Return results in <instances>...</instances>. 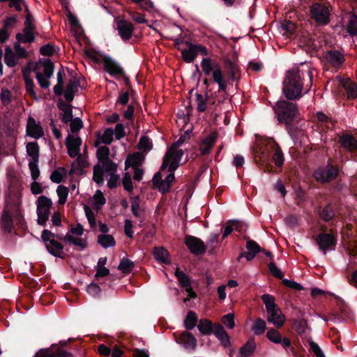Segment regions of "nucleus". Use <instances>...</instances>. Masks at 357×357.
<instances>
[{
    "mask_svg": "<svg viewBox=\"0 0 357 357\" xmlns=\"http://www.w3.org/2000/svg\"><path fill=\"white\" fill-rule=\"evenodd\" d=\"M225 68L227 70L228 75L229 74H241V70L239 66L232 61L231 60L227 59L225 61Z\"/></svg>",
    "mask_w": 357,
    "mask_h": 357,
    "instance_id": "nucleus-53",
    "label": "nucleus"
},
{
    "mask_svg": "<svg viewBox=\"0 0 357 357\" xmlns=\"http://www.w3.org/2000/svg\"><path fill=\"white\" fill-rule=\"evenodd\" d=\"M67 174V171L64 167H60L52 172L50 175V179L55 183H60L62 182L63 177Z\"/></svg>",
    "mask_w": 357,
    "mask_h": 357,
    "instance_id": "nucleus-42",
    "label": "nucleus"
},
{
    "mask_svg": "<svg viewBox=\"0 0 357 357\" xmlns=\"http://www.w3.org/2000/svg\"><path fill=\"white\" fill-rule=\"evenodd\" d=\"M246 248L248 252H241L237 260L240 261L241 259L243 257L246 258L247 261H250L255 259L256 255L262 251V248L261 246L254 240L248 238L246 242Z\"/></svg>",
    "mask_w": 357,
    "mask_h": 357,
    "instance_id": "nucleus-15",
    "label": "nucleus"
},
{
    "mask_svg": "<svg viewBox=\"0 0 357 357\" xmlns=\"http://www.w3.org/2000/svg\"><path fill=\"white\" fill-rule=\"evenodd\" d=\"M263 303L265 305L266 312H269L277 307H279L275 303V297L271 294H264L261 297Z\"/></svg>",
    "mask_w": 357,
    "mask_h": 357,
    "instance_id": "nucleus-39",
    "label": "nucleus"
},
{
    "mask_svg": "<svg viewBox=\"0 0 357 357\" xmlns=\"http://www.w3.org/2000/svg\"><path fill=\"white\" fill-rule=\"evenodd\" d=\"M344 87L347 93V96L349 98L355 99L357 98V84L349 82L344 84Z\"/></svg>",
    "mask_w": 357,
    "mask_h": 357,
    "instance_id": "nucleus-49",
    "label": "nucleus"
},
{
    "mask_svg": "<svg viewBox=\"0 0 357 357\" xmlns=\"http://www.w3.org/2000/svg\"><path fill=\"white\" fill-rule=\"evenodd\" d=\"M26 134L34 139H39L44 134L43 129L40 123H37L36 120L31 116L28 118Z\"/></svg>",
    "mask_w": 357,
    "mask_h": 357,
    "instance_id": "nucleus-21",
    "label": "nucleus"
},
{
    "mask_svg": "<svg viewBox=\"0 0 357 357\" xmlns=\"http://www.w3.org/2000/svg\"><path fill=\"white\" fill-rule=\"evenodd\" d=\"M184 243L190 252L195 256L202 255L206 251L204 242L196 236L191 235L185 236Z\"/></svg>",
    "mask_w": 357,
    "mask_h": 357,
    "instance_id": "nucleus-14",
    "label": "nucleus"
},
{
    "mask_svg": "<svg viewBox=\"0 0 357 357\" xmlns=\"http://www.w3.org/2000/svg\"><path fill=\"white\" fill-rule=\"evenodd\" d=\"M4 61L10 68L15 66L17 64L16 55L10 47L6 49Z\"/></svg>",
    "mask_w": 357,
    "mask_h": 357,
    "instance_id": "nucleus-43",
    "label": "nucleus"
},
{
    "mask_svg": "<svg viewBox=\"0 0 357 357\" xmlns=\"http://www.w3.org/2000/svg\"><path fill=\"white\" fill-rule=\"evenodd\" d=\"M77 92H78V90L75 86V84H73V82H71L70 79L66 85V91H64L63 90L62 95H63L66 100L68 102H71L73 100L75 96L76 95V93Z\"/></svg>",
    "mask_w": 357,
    "mask_h": 357,
    "instance_id": "nucleus-33",
    "label": "nucleus"
},
{
    "mask_svg": "<svg viewBox=\"0 0 357 357\" xmlns=\"http://www.w3.org/2000/svg\"><path fill=\"white\" fill-rule=\"evenodd\" d=\"M326 225H322L321 227L322 232L314 238L319 250L323 251L324 255H326L327 250H335L337 237V233H334L333 229L331 230V233H326Z\"/></svg>",
    "mask_w": 357,
    "mask_h": 357,
    "instance_id": "nucleus-8",
    "label": "nucleus"
},
{
    "mask_svg": "<svg viewBox=\"0 0 357 357\" xmlns=\"http://www.w3.org/2000/svg\"><path fill=\"white\" fill-rule=\"evenodd\" d=\"M114 135V130L109 128H107L102 136V142L105 144L109 145L113 142V135Z\"/></svg>",
    "mask_w": 357,
    "mask_h": 357,
    "instance_id": "nucleus-61",
    "label": "nucleus"
},
{
    "mask_svg": "<svg viewBox=\"0 0 357 357\" xmlns=\"http://www.w3.org/2000/svg\"><path fill=\"white\" fill-rule=\"evenodd\" d=\"M339 143L347 151L352 152L357 149V140L351 135L342 134L339 137Z\"/></svg>",
    "mask_w": 357,
    "mask_h": 357,
    "instance_id": "nucleus-24",
    "label": "nucleus"
},
{
    "mask_svg": "<svg viewBox=\"0 0 357 357\" xmlns=\"http://www.w3.org/2000/svg\"><path fill=\"white\" fill-rule=\"evenodd\" d=\"M41 239L47 252L54 257L65 259L63 245L57 241V234L48 229H43L41 234Z\"/></svg>",
    "mask_w": 357,
    "mask_h": 357,
    "instance_id": "nucleus-7",
    "label": "nucleus"
},
{
    "mask_svg": "<svg viewBox=\"0 0 357 357\" xmlns=\"http://www.w3.org/2000/svg\"><path fill=\"white\" fill-rule=\"evenodd\" d=\"M266 329V321L261 318H257L255 321V322L252 326V331L254 332V333L256 335H262L265 332Z\"/></svg>",
    "mask_w": 357,
    "mask_h": 357,
    "instance_id": "nucleus-38",
    "label": "nucleus"
},
{
    "mask_svg": "<svg viewBox=\"0 0 357 357\" xmlns=\"http://www.w3.org/2000/svg\"><path fill=\"white\" fill-rule=\"evenodd\" d=\"M218 139L216 132H211L205 137L199 144V151L203 155L208 154Z\"/></svg>",
    "mask_w": 357,
    "mask_h": 357,
    "instance_id": "nucleus-23",
    "label": "nucleus"
},
{
    "mask_svg": "<svg viewBox=\"0 0 357 357\" xmlns=\"http://www.w3.org/2000/svg\"><path fill=\"white\" fill-rule=\"evenodd\" d=\"M102 63L105 70L112 76L124 74L123 68L109 56H102Z\"/></svg>",
    "mask_w": 357,
    "mask_h": 357,
    "instance_id": "nucleus-18",
    "label": "nucleus"
},
{
    "mask_svg": "<svg viewBox=\"0 0 357 357\" xmlns=\"http://www.w3.org/2000/svg\"><path fill=\"white\" fill-rule=\"evenodd\" d=\"M255 164L264 172H275L271 161L277 167L284 163V154L278 144L271 137H266L259 141L252 149Z\"/></svg>",
    "mask_w": 357,
    "mask_h": 357,
    "instance_id": "nucleus-2",
    "label": "nucleus"
},
{
    "mask_svg": "<svg viewBox=\"0 0 357 357\" xmlns=\"http://www.w3.org/2000/svg\"><path fill=\"white\" fill-rule=\"evenodd\" d=\"M201 67L205 75H212L213 81L218 84V92H226L228 82L220 64L210 58H204Z\"/></svg>",
    "mask_w": 357,
    "mask_h": 357,
    "instance_id": "nucleus-5",
    "label": "nucleus"
},
{
    "mask_svg": "<svg viewBox=\"0 0 357 357\" xmlns=\"http://www.w3.org/2000/svg\"><path fill=\"white\" fill-rule=\"evenodd\" d=\"M131 199V211L136 218L140 216V205L139 197L138 196L130 198Z\"/></svg>",
    "mask_w": 357,
    "mask_h": 357,
    "instance_id": "nucleus-55",
    "label": "nucleus"
},
{
    "mask_svg": "<svg viewBox=\"0 0 357 357\" xmlns=\"http://www.w3.org/2000/svg\"><path fill=\"white\" fill-rule=\"evenodd\" d=\"M84 54L86 57L92 59L95 63H100L102 62V56L93 49H85Z\"/></svg>",
    "mask_w": 357,
    "mask_h": 357,
    "instance_id": "nucleus-51",
    "label": "nucleus"
},
{
    "mask_svg": "<svg viewBox=\"0 0 357 357\" xmlns=\"http://www.w3.org/2000/svg\"><path fill=\"white\" fill-rule=\"evenodd\" d=\"M175 276L182 287L185 288L191 284L190 278L178 268L175 271Z\"/></svg>",
    "mask_w": 357,
    "mask_h": 357,
    "instance_id": "nucleus-41",
    "label": "nucleus"
},
{
    "mask_svg": "<svg viewBox=\"0 0 357 357\" xmlns=\"http://www.w3.org/2000/svg\"><path fill=\"white\" fill-rule=\"evenodd\" d=\"M137 147L139 150L149 151L153 148L152 141L148 136H142L139 139Z\"/></svg>",
    "mask_w": 357,
    "mask_h": 357,
    "instance_id": "nucleus-45",
    "label": "nucleus"
},
{
    "mask_svg": "<svg viewBox=\"0 0 357 357\" xmlns=\"http://www.w3.org/2000/svg\"><path fill=\"white\" fill-rule=\"evenodd\" d=\"M82 144V139L80 137H74L71 135H68L66 138V145L68 149V153L71 158H75L79 153V147Z\"/></svg>",
    "mask_w": 357,
    "mask_h": 357,
    "instance_id": "nucleus-22",
    "label": "nucleus"
},
{
    "mask_svg": "<svg viewBox=\"0 0 357 357\" xmlns=\"http://www.w3.org/2000/svg\"><path fill=\"white\" fill-rule=\"evenodd\" d=\"M349 23L347 32L351 36H357V15L354 13H348Z\"/></svg>",
    "mask_w": 357,
    "mask_h": 357,
    "instance_id": "nucleus-35",
    "label": "nucleus"
},
{
    "mask_svg": "<svg viewBox=\"0 0 357 357\" xmlns=\"http://www.w3.org/2000/svg\"><path fill=\"white\" fill-rule=\"evenodd\" d=\"M26 90L28 94L33 98L37 99L36 93L34 91V82L32 79L28 76H24Z\"/></svg>",
    "mask_w": 357,
    "mask_h": 357,
    "instance_id": "nucleus-52",
    "label": "nucleus"
},
{
    "mask_svg": "<svg viewBox=\"0 0 357 357\" xmlns=\"http://www.w3.org/2000/svg\"><path fill=\"white\" fill-rule=\"evenodd\" d=\"M56 192L59 196V204H64L68 198V188L64 185H59L56 189Z\"/></svg>",
    "mask_w": 357,
    "mask_h": 357,
    "instance_id": "nucleus-48",
    "label": "nucleus"
},
{
    "mask_svg": "<svg viewBox=\"0 0 357 357\" xmlns=\"http://www.w3.org/2000/svg\"><path fill=\"white\" fill-rule=\"evenodd\" d=\"M135 3L138 4L144 10L151 11L153 9V3L151 0H132Z\"/></svg>",
    "mask_w": 357,
    "mask_h": 357,
    "instance_id": "nucleus-58",
    "label": "nucleus"
},
{
    "mask_svg": "<svg viewBox=\"0 0 357 357\" xmlns=\"http://www.w3.org/2000/svg\"><path fill=\"white\" fill-rule=\"evenodd\" d=\"M292 325L296 331L301 334L305 332L307 321L305 319H294Z\"/></svg>",
    "mask_w": 357,
    "mask_h": 357,
    "instance_id": "nucleus-56",
    "label": "nucleus"
},
{
    "mask_svg": "<svg viewBox=\"0 0 357 357\" xmlns=\"http://www.w3.org/2000/svg\"><path fill=\"white\" fill-rule=\"evenodd\" d=\"M117 30L123 40H128L132 36L134 26L131 22L121 20L117 23Z\"/></svg>",
    "mask_w": 357,
    "mask_h": 357,
    "instance_id": "nucleus-20",
    "label": "nucleus"
},
{
    "mask_svg": "<svg viewBox=\"0 0 357 357\" xmlns=\"http://www.w3.org/2000/svg\"><path fill=\"white\" fill-rule=\"evenodd\" d=\"M35 30L25 31L23 29V33H17L16 34V39L19 43H31L35 41Z\"/></svg>",
    "mask_w": 357,
    "mask_h": 357,
    "instance_id": "nucleus-31",
    "label": "nucleus"
},
{
    "mask_svg": "<svg viewBox=\"0 0 357 357\" xmlns=\"http://www.w3.org/2000/svg\"><path fill=\"white\" fill-rule=\"evenodd\" d=\"M275 112L280 123H284L289 135H293L295 131L293 122L299 115L297 104L282 100L276 102L274 107Z\"/></svg>",
    "mask_w": 357,
    "mask_h": 357,
    "instance_id": "nucleus-3",
    "label": "nucleus"
},
{
    "mask_svg": "<svg viewBox=\"0 0 357 357\" xmlns=\"http://www.w3.org/2000/svg\"><path fill=\"white\" fill-rule=\"evenodd\" d=\"M341 167L333 164V159L329 158L326 165L319 167L313 172L314 179L321 183H328L335 180L340 172Z\"/></svg>",
    "mask_w": 357,
    "mask_h": 357,
    "instance_id": "nucleus-6",
    "label": "nucleus"
},
{
    "mask_svg": "<svg viewBox=\"0 0 357 357\" xmlns=\"http://www.w3.org/2000/svg\"><path fill=\"white\" fill-rule=\"evenodd\" d=\"M266 336L271 342L281 344L287 354L291 351L294 355H296V349L292 346L291 340L287 337L282 336L281 333L276 328H270L266 332Z\"/></svg>",
    "mask_w": 357,
    "mask_h": 357,
    "instance_id": "nucleus-11",
    "label": "nucleus"
},
{
    "mask_svg": "<svg viewBox=\"0 0 357 357\" xmlns=\"http://www.w3.org/2000/svg\"><path fill=\"white\" fill-rule=\"evenodd\" d=\"M199 323L198 317L194 311H189L183 321V325L187 331L192 330Z\"/></svg>",
    "mask_w": 357,
    "mask_h": 357,
    "instance_id": "nucleus-29",
    "label": "nucleus"
},
{
    "mask_svg": "<svg viewBox=\"0 0 357 357\" xmlns=\"http://www.w3.org/2000/svg\"><path fill=\"white\" fill-rule=\"evenodd\" d=\"M56 52L55 48L50 43L46 44L40 48V54L46 56H52Z\"/></svg>",
    "mask_w": 357,
    "mask_h": 357,
    "instance_id": "nucleus-64",
    "label": "nucleus"
},
{
    "mask_svg": "<svg viewBox=\"0 0 357 357\" xmlns=\"http://www.w3.org/2000/svg\"><path fill=\"white\" fill-rule=\"evenodd\" d=\"M98 243L100 244L104 248L114 247L116 245V241L114 238L109 234H100L98 236Z\"/></svg>",
    "mask_w": 357,
    "mask_h": 357,
    "instance_id": "nucleus-37",
    "label": "nucleus"
},
{
    "mask_svg": "<svg viewBox=\"0 0 357 357\" xmlns=\"http://www.w3.org/2000/svg\"><path fill=\"white\" fill-rule=\"evenodd\" d=\"M93 179L98 185L102 184L104 182L103 169L102 167L98 165L93 167Z\"/></svg>",
    "mask_w": 357,
    "mask_h": 357,
    "instance_id": "nucleus-50",
    "label": "nucleus"
},
{
    "mask_svg": "<svg viewBox=\"0 0 357 357\" xmlns=\"http://www.w3.org/2000/svg\"><path fill=\"white\" fill-rule=\"evenodd\" d=\"M65 75L63 70H59L57 73V84L54 86L53 90L56 96H60L63 94V76Z\"/></svg>",
    "mask_w": 357,
    "mask_h": 357,
    "instance_id": "nucleus-40",
    "label": "nucleus"
},
{
    "mask_svg": "<svg viewBox=\"0 0 357 357\" xmlns=\"http://www.w3.org/2000/svg\"><path fill=\"white\" fill-rule=\"evenodd\" d=\"M256 349V343L254 337H250L248 342L241 347L238 357H250Z\"/></svg>",
    "mask_w": 357,
    "mask_h": 357,
    "instance_id": "nucleus-27",
    "label": "nucleus"
},
{
    "mask_svg": "<svg viewBox=\"0 0 357 357\" xmlns=\"http://www.w3.org/2000/svg\"><path fill=\"white\" fill-rule=\"evenodd\" d=\"M326 62L333 68H339L345 61L344 56L339 50H331L325 53Z\"/></svg>",
    "mask_w": 357,
    "mask_h": 357,
    "instance_id": "nucleus-16",
    "label": "nucleus"
},
{
    "mask_svg": "<svg viewBox=\"0 0 357 357\" xmlns=\"http://www.w3.org/2000/svg\"><path fill=\"white\" fill-rule=\"evenodd\" d=\"M282 92L288 100H299L303 95V79L299 70H289L283 81Z\"/></svg>",
    "mask_w": 357,
    "mask_h": 357,
    "instance_id": "nucleus-4",
    "label": "nucleus"
},
{
    "mask_svg": "<svg viewBox=\"0 0 357 357\" xmlns=\"http://www.w3.org/2000/svg\"><path fill=\"white\" fill-rule=\"evenodd\" d=\"M185 45L188 46V49H182L181 51V57L185 63H192L199 53L203 56L208 55L207 48L202 45L193 44L189 41H185Z\"/></svg>",
    "mask_w": 357,
    "mask_h": 357,
    "instance_id": "nucleus-10",
    "label": "nucleus"
},
{
    "mask_svg": "<svg viewBox=\"0 0 357 357\" xmlns=\"http://www.w3.org/2000/svg\"><path fill=\"white\" fill-rule=\"evenodd\" d=\"M102 169H104V170L106 172L113 174L117 170V165L115 162H114L110 158L102 162Z\"/></svg>",
    "mask_w": 357,
    "mask_h": 357,
    "instance_id": "nucleus-59",
    "label": "nucleus"
},
{
    "mask_svg": "<svg viewBox=\"0 0 357 357\" xmlns=\"http://www.w3.org/2000/svg\"><path fill=\"white\" fill-rule=\"evenodd\" d=\"M196 102L197 103V111L199 112H204L206 109V99H204L203 96L200 93H197L196 95Z\"/></svg>",
    "mask_w": 357,
    "mask_h": 357,
    "instance_id": "nucleus-62",
    "label": "nucleus"
},
{
    "mask_svg": "<svg viewBox=\"0 0 357 357\" xmlns=\"http://www.w3.org/2000/svg\"><path fill=\"white\" fill-rule=\"evenodd\" d=\"M21 192L19 187L10 186L6 196V204L0 218V227L5 234H11L14 229L13 222L20 228L26 227L22 213Z\"/></svg>",
    "mask_w": 357,
    "mask_h": 357,
    "instance_id": "nucleus-1",
    "label": "nucleus"
},
{
    "mask_svg": "<svg viewBox=\"0 0 357 357\" xmlns=\"http://www.w3.org/2000/svg\"><path fill=\"white\" fill-rule=\"evenodd\" d=\"M317 211L319 218L324 222H329L335 216V212L331 204L319 207Z\"/></svg>",
    "mask_w": 357,
    "mask_h": 357,
    "instance_id": "nucleus-26",
    "label": "nucleus"
},
{
    "mask_svg": "<svg viewBox=\"0 0 357 357\" xmlns=\"http://www.w3.org/2000/svg\"><path fill=\"white\" fill-rule=\"evenodd\" d=\"M177 343L183 345L186 349L195 350L197 347V339L189 331L181 332L178 336L174 335Z\"/></svg>",
    "mask_w": 357,
    "mask_h": 357,
    "instance_id": "nucleus-17",
    "label": "nucleus"
},
{
    "mask_svg": "<svg viewBox=\"0 0 357 357\" xmlns=\"http://www.w3.org/2000/svg\"><path fill=\"white\" fill-rule=\"evenodd\" d=\"M214 325L207 319H201L199 320L197 328L199 332L204 335H208L213 333Z\"/></svg>",
    "mask_w": 357,
    "mask_h": 357,
    "instance_id": "nucleus-30",
    "label": "nucleus"
},
{
    "mask_svg": "<svg viewBox=\"0 0 357 357\" xmlns=\"http://www.w3.org/2000/svg\"><path fill=\"white\" fill-rule=\"evenodd\" d=\"M85 215L87 218L91 228H95L96 226V220L95 218V215L91 209L87 206L84 205V206Z\"/></svg>",
    "mask_w": 357,
    "mask_h": 357,
    "instance_id": "nucleus-57",
    "label": "nucleus"
},
{
    "mask_svg": "<svg viewBox=\"0 0 357 357\" xmlns=\"http://www.w3.org/2000/svg\"><path fill=\"white\" fill-rule=\"evenodd\" d=\"M52 205V200L48 197L43 195L38 198L36 212L38 215L37 222L39 225L43 227L46 226V222L50 214Z\"/></svg>",
    "mask_w": 357,
    "mask_h": 357,
    "instance_id": "nucleus-13",
    "label": "nucleus"
},
{
    "mask_svg": "<svg viewBox=\"0 0 357 357\" xmlns=\"http://www.w3.org/2000/svg\"><path fill=\"white\" fill-rule=\"evenodd\" d=\"M83 127V122L79 117L75 118L70 121V128L73 133L78 132Z\"/></svg>",
    "mask_w": 357,
    "mask_h": 357,
    "instance_id": "nucleus-63",
    "label": "nucleus"
},
{
    "mask_svg": "<svg viewBox=\"0 0 357 357\" xmlns=\"http://www.w3.org/2000/svg\"><path fill=\"white\" fill-rule=\"evenodd\" d=\"M109 149L107 146H102L98 149L96 155L98 161L102 163L106 160L109 159Z\"/></svg>",
    "mask_w": 357,
    "mask_h": 357,
    "instance_id": "nucleus-47",
    "label": "nucleus"
},
{
    "mask_svg": "<svg viewBox=\"0 0 357 357\" xmlns=\"http://www.w3.org/2000/svg\"><path fill=\"white\" fill-rule=\"evenodd\" d=\"M267 321L274 325L276 328H280L285 322V317L280 307L267 312Z\"/></svg>",
    "mask_w": 357,
    "mask_h": 357,
    "instance_id": "nucleus-19",
    "label": "nucleus"
},
{
    "mask_svg": "<svg viewBox=\"0 0 357 357\" xmlns=\"http://www.w3.org/2000/svg\"><path fill=\"white\" fill-rule=\"evenodd\" d=\"M135 267L133 261L128 258L123 257L121 259L120 263L118 266V269L124 274H129L132 272Z\"/></svg>",
    "mask_w": 357,
    "mask_h": 357,
    "instance_id": "nucleus-36",
    "label": "nucleus"
},
{
    "mask_svg": "<svg viewBox=\"0 0 357 357\" xmlns=\"http://www.w3.org/2000/svg\"><path fill=\"white\" fill-rule=\"evenodd\" d=\"M25 10L26 12V20L24 22V28L25 31L29 30H35L36 26L34 24V18L33 15L29 13L28 7L26 6Z\"/></svg>",
    "mask_w": 357,
    "mask_h": 357,
    "instance_id": "nucleus-54",
    "label": "nucleus"
},
{
    "mask_svg": "<svg viewBox=\"0 0 357 357\" xmlns=\"http://www.w3.org/2000/svg\"><path fill=\"white\" fill-rule=\"evenodd\" d=\"M26 152L32 161H39V146L36 142H29L26 146Z\"/></svg>",
    "mask_w": 357,
    "mask_h": 357,
    "instance_id": "nucleus-32",
    "label": "nucleus"
},
{
    "mask_svg": "<svg viewBox=\"0 0 357 357\" xmlns=\"http://www.w3.org/2000/svg\"><path fill=\"white\" fill-rule=\"evenodd\" d=\"M153 255L157 261L164 264H169V261L167 259L168 251L163 247H155L153 248Z\"/></svg>",
    "mask_w": 357,
    "mask_h": 357,
    "instance_id": "nucleus-34",
    "label": "nucleus"
},
{
    "mask_svg": "<svg viewBox=\"0 0 357 357\" xmlns=\"http://www.w3.org/2000/svg\"><path fill=\"white\" fill-rule=\"evenodd\" d=\"M43 76L46 78H50L54 73V65L53 62L49 59H45L43 62Z\"/></svg>",
    "mask_w": 357,
    "mask_h": 357,
    "instance_id": "nucleus-44",
    "label": "nucleus"
},
{
    "mask_svg": "<svg viewBox=\"0 0 357 357\" xmlns=\"http://www.w3.org/2000/svg\"><path fill=\"white\" fill-rule=\"evenodd\" d=\"M67 344L66 341H60L59 345L53 344L49 348L40 349L34 357H72L71 353L62 349Z\"/></svg>",
    "mask_w": 357,
    "mask_h": 357,
    "instance_id": "nucleus-12",
    "label": "nucleus"
},
{
    "mask_svg": "<svg viewBox=\"0 0 357 357\" xmlns=\"http://www.w3.org/2000/svg\"><path fill=\"white\" fill-rule=\"evenodd\" d=\"M183 154L184 152L182 149H176V150H171L170 147L163 158V161L160 167V170L162 171L167 168V166L169 165V160H171V159H174L178 161H180Z\"/></svg>",
    "mask_w": 357,
    "mask_h": 357,
    "instance_id": "nucleus-25",
    "label": "nucleus"
},
{
    "mask_svg": "<svg viewBox=\"0 0 357 357\" xmlns=\"http://www.w3.org/2000/svg\"><path fill=\"white\" fill-rule=\"evenodd\" d=\"M130 90L128 89L127 91H124L123 89L119 93V97L116 100V104H121L122 105H126L129 102V96L130 94H132Z\"/></svg>",
    "mask_w": 357,
    "mask_h": 357,
    "instance_id": "nucleus-60",
    "label": "nucleus"
},
{
    "mask_svg": "<svg viewBox=\"0 0 357 357\" xmlns=\"http://www.w3.org/2000/svg\"><path fill=\"white\" fill-rule=\"evenodd\" d=\"M310 16L319 25L325 26L330 22V10L324 3H313L310 7Z\"/></svg>",
    "mask_w": 357,
    "mask_h": 357,
    "instance_id": "nucleus-9",
    "label": "nucleus"
},
{
    "mask_svg": "<svg viewBox=\"0 0 357 357\" xmlns=\"http://www.w3.org/2000/svg\"><path fill=\"white\" fill-rule=\"evenodd\" d=\"M144 160V156L139 152L130 154L125 162L126 167L128 168L130 166H132L133 168L138 167L142 165Z\"/></svg>",
    "mask_w": 357,
    "mask_h": 357,
    "instance_id": "nucleus-28",
    "label": "nucleus"
},
{
    "mask_svg": "<svg viewBox=\"0 0 357 357\" xmlns=\"http://www.w3.org/2000/svg\"><path fill=\"white\" fill-rule=\"evenodd\" d=\"M93 199L95 201L94 208L99 211L102 208L106 203V199L105 198L103 193L100 190H96L93 195Z\"/></svg>",
    "mask_w": 357,
    "mask_h": 357,
    "instance_id": "nucleus-46",
    "label": "nucleus"
}]
</instances>
